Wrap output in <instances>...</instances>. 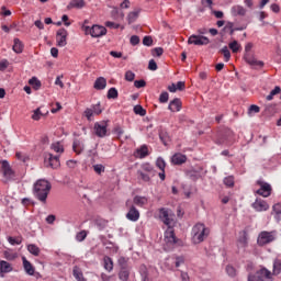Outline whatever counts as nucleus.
Here are the masks:
<instances>
[{"label": "nucleus", "mask_w": 281, "mask_h": 281, "mask_svg": "<svg viewBox=\"0 0 281 281\" xmlns=\"http://www.w3.org/2000/svg\"><path fill=\"white\" fill-rule=\"evenodd\" d=\"M135 157H138L139 159H144L145 157H148V146L143 145L135 151Z\"/></svg>", "instance_id": "obj_22"}, {"label": "nucleus", "mask_w": 281, "mask_h": 281, "mask_svg": "<svg viewBox=\"0 0 281 281\" xmlns=\"http://www.w3.org/2000/svg\"><path fill=\"white\" fill-rule=\"evenodd\" d=\"M226 273H228V276H231V278H234V276H236V269L232 266H227Z\"/></svg>", "instance_id": "obj_63"}, {"label": "nucleus", "mask_w": 281, "mask_h": 281, "mask_svg": "<svg viewBox=\"0 0 281 281\" xmlns=\"http://www.w3.org/2000/svg\"><path fill=\"white\" fill-rule=\"evenodd\" d=\"M86 238H87V231H81L76 235V240L78 243H82Z\"/></svg>", "instance_id": "obj_52"}, {"label": "nucleus", "mask_w": 281, "mask_h": 281, "mask_svg": "<svg viewBox=\"0 0 281 281\" xmlns=\"http://www.w3.org/2000/svg\"><path fill=\"white\" fill-rule=\"evenodd\" d=\"M93 170L97 175H102L104 172V165H94Z\"/></svg>", "instance_id": "obj_61"}, {"label": "nucleus", "mask_w": 281, "mask_h": 281, "mask_svg": "<svg viewBox=\"0 0 281 281\" xmlns=\"http://www.w3.org/2000/svg\"><path fill=\"white\" fill-rule=\"evenodd\" d=\"M193 243H203V240H205V236H207L205 234L206 232V228H205V225L203 224H196L193 229Z\"/></svg>", "instance_id": "obj_4"}, {"label": "nucleus", "mask_w": 281, "mask_h": 281, "mask_svg": "<svg viewBox=\"0 0 281 281\" xmlns=\"http://www.w3.org/2000/svg\"><path fill=\"white\" fill-rule=\"evenodd\" d=\"M140 171L142 172H147L149 173L151 177H155V175H157V171H155V168L151 167L150 164L145 162L140 166Z\"/></svg>", "instance_id": "obj_28"}, {"label": "nucleus", "mask_w": 281, "mask_h": 281, "mask_svg": "<svg viewBox=\"0 0 281 281\" xmlns=\"http://www.w3.org/2000/svg\"><path fill=\"white\" fill-rule=\"evenodd\" d=\"M72 150L77 153V155H80V153L85 150V145L80 140L76 139L72 144Z\"/></svg>", "instance_id": "obj_32"}, {"label": "nucleus", "mask_w": 281, "mask_h": 281, "mask_svg": "<svg viewBox=\"0 0 281 281\" xmlns=\"http://www.w3.org/2000/svg\"><path fill=\"white\" fill-rule=\"evenodd\" d=\"M188 45H198V46L210 45V38L203 35H191L188 38Z\"/></svg>", "instance_id": "obj_7"}, {"label": "nucleus", "mask_w": 281, "mask_h": 281, "mask_svg": "<svg viewBox=\"0 0 281 281\" xmlns=\"http://www.w3.org/2000/svg\"><path fill=\"white\" fill-rule=\"evenodd\" d=\"M134 113L136 115H140V117H144L146 115V110L142 105H135Z\"/></svg>", "instance_id": "obj_47"}, {"label": "nucleus", "mask_w": 281, "mask_h": 281, "mask_svg": "<svg viewBox=\"0 0 281 281\" xmlns=\"http://www.w3.org/2000/svg\"><path fill=\"white\" fill-rule=\"evenodd\" d=\"M159 139L162 142L165 146H167L168 142H170V136L168 135V132L160 131L159 132Z\"/></svg>", "instance_id": "obj_40"}, {"label": "nucleus", "mask_w": 281, "mask_h": 281, "mask_svg": "<svg viewBox=\"0 0 281 281\" xmlns=\"http://www.w3.org/2000/svg\"><path fill=\"white\" fill-rule=\"evenodd\" d=\"M138 16H139V10L130 12L127 15L128 23H135Z\"/></svg>", "instance_id": "obj_43"}, {"label": "nucleus", "mask_w": 281, "mask_h": 281, "mask_svg": "<svg viewBox=\"0 0 281 281\" xmlns=\"http://www.w3.org/2000/svg\"><path fill=\"white\" fill-rule=\"evenodd\" d=\"M22 262L27 276H34V266H32L27 258L22 257Z\"/></svg>", "instance_id": "obj_23"}, {"label": "nucleus", "mask_w": 281, "mask_h": 281, "mask_svg": "<svg viewBox=\"0 0 281 281\" xmlns=\"http://www.w3.org/2000/svg\"><path fill=\"white\" fill-rule=\"evenodd\" d=\"M280 273H281V260L274 259L272 274L280 276Z\"/></svg>", "instance_id": "obj_37"}, {"label": "nucleus", "mask_w": 281, "mask_h": 281, "mask_svg": "<svg viewBox=\"0 0 281 281\" xmlns=\"http://www.w3.org/2000/svg\"><path fill=\"white\" fill-rule=\"evenodd\" d=\"M183 262H186V258L183 256L176 257V262H175L176 267H181Z\"/></svg>", "instance_id": "obj_64"}, {"label": "nucleus", "mask_w": 281, "mask_h": 281, "mask_svg": "<svg viewBox=\"0 0 281 281\" xmlns=\"http://www.w3.org/2000/svg\"><path fill=\"white\" fill-rule=\"evenodd\" d=\"M170 98V94H168L167 91L162 92L160 95H159V102L160 104H166V102H168Z\"/></svg>", "instance_id": "obj_54"}, {"label": "nucleus", "mask_w": 281, "mask_h": 281, "mask_svg": "<svg viewBox=\"0 0 281 281\" xmlns=\"http://www.w3.org/2000/svg\"><path fill=\"white\" fill-rule=\"evenodd\" d=\"M125 80L127 82H133V80H135V72L131 71V70H127L125 72Z\"/></svg>", "instance_id": "obj_56"}, {"label": "nucleus", "mask_w": 281, "mask_h": 281, "mask_svg": "<svg viewBox=\"0 0 281 281\" xmlns=\"http://www.w3.org/2000/svg\"><path fill=\"white\" fill-rule=\"evenodd\" d=\"M50 148H52V150H54L55 153H65V149L63 148V145H60L59 142L53 143V144L50 145Z\"/></svg>", "instance_id": "obj_48"}, {"label": "nucleus", "mask_w": 281, "mask_h": 281, "mask_svg": "<svg viewBox=\"0 0 281 281\" xmlns=\"http://www.w3.org/2000/svg\"><path fill=\"white\" fill-rule=\"evenodd\" d=\"M67 36L69 33L65 29H59L56 33L57 47H65L67 45Z\"/></svg>", "instance_id": "obj_9"}, {"label": "nucleus", "mask_w": 281, "mask_h": 281, "mask_svg": "<svg viewBox=\"0 0 281 281\" xmlns=\"http://www.w3.org/2000/svg\"><path fill=\"white\" fill-rule=\"evenodd\" d=\"M257 186H260V189L256 191V194H259V196H263L265 199H267L268 196H271V192L273 190L271 188V184L262 180H258Z\"/></svg>", "instance_id": "obj_6"}, {"label": "nucleus", "mask_w": 281, "mask_h": 281, "mask_svg": "<svg viewBox=\"0 0 281 281\" xmlns=\"http://www.w3.org/2000/svg\"><path fill=\"white\" fill-rule=\"evenodd\" d=\"M109 127L108 121H101L100 123H94V134L97 137H106V128Z\"/></svg>", "instance_id": "obj_8"}, {"label": "nucleus", "mask_w": 281, "mask_h": 281, "mask_svg": "<svg viewBox=\"0 0 281 281\" xmlns=\"http://www.w3.org/2000/svg\"><path fill=\"white\" fill-rule=\"evenodd\" d=\"M156 166L159 168V170H166V160H164L161 157L157 158Z\"/></svg>", "instance_id": "obj_53"}, {"label": "nucleus", "mask_w": 281, "mask_h": 281, "mask_svg": "<svg viewBox=\"0 0 281 281\" xmlns=\"http://www.w3.org/2000/svg\"><path fill=\"white\" fill-rule=\"evenodd\" d=\"M93 115L95 114L93 112V109L91 108H87L83 112V116L87 117L88 122H91L93 120Z\"/></svg>", "instance_id": "obj_46"}, {"label": "nucleus", "mask_w": 281, "mask_h": 281, "mask_svg": "<svg viewBox=\"0 0 281 281\" xmlns=\"http://www.w3.org/2000/svg\"><path fill=\"white\" fill-rule=\"evenodd\" d=\"M138 271L142 276V281H150V278L148 277V268L146 265H140Z\"/></svg>", "instance_id": "obj_31"}, {"label": "nucleus", "mask_w": 281, "mask_h": 281, "mask_svg": "<svg viewBox=\"0 0 281 281\" xmlns=\"http://www.w3.org/2000/svg\"><path fill=\"white\" fill-rule=\"evenodd\" d=\"M52 190V183L45 179H40L34 183L33 194L42 203H47V196Z\"/></svg>", "instance_id": "obj_1"}, {"label": "nucleus", "mask_w": 281, "mask_h": 281, "mask_svg": "<svg viewBox=\"0 0 281 281\" xmlns=\"http://www.w3.org/2000/svg\"><path fill=\"white\" fill-rule=\"evenodd\" d=\"M249 245V236L247 235V231H243L239 233V238L237 240L238 249H246Z\"/></svg>", "instance_id": "obj_12"}, {"label": "nucleus", "mask_w": 281, "mask_h": 281, "mask_svg": "<svg viewBox=\"0 0 281 281\" xmlns=\"http://www.w3.org/2000/svg\"><path fill=\"white\" fill-rule=\"evenodd\" d=\"M266 112L268 115H274V113H277L276 104L266 105Z\"/></svg>", "instance_id": "obj_55"}, {"label": "nucleus", "mask_w": 281, "mask_h": 281, "mask_svg": "<svg viewBox=\"0 0 281 281\" xmlns=\"http://www.w3.org/2000/svg\"><path fill=\"white\" fill-rule=\"evenodd\" d=\"M131 278V268H123L119 271V280L121 281H128Z\"/></svg>", "instance_id": "obj_27"}, {"label": "nucleus", "mask_w": 281, "mask_h": 281, "mask_svg": "<svg viewBox=\"0 0 281 281\" xmlns=\"http://www.w3.org/2000/svg\"><path fill=\"white\" fill-rule=\"evenodd\" d=\"M251 113H260V106L256 104L250 105L248 110V115H251Z\"/></svg>", "instance_id": "obj_60"}, {"label": "nucleus", "mask_w": 281, "mask_h": 281, "mask_svg": "<svg viewBox=\"0 0 281 281\" xmlns=\"http://www.w3.org/2000/svg\"><path fill=\"white\" fill-rule=\"evenodd\" d=\"M187 160H188V157H186V155H182V154H175L171 157V162L175 166H181V164H186Z\"/></svg>", "instance_id": "obj_18"}, {"label": "nucleus", "mask_w": 281, "mask_h": 281, "mask_svg": "<svg viewBox=\"0 0 281 281\" xmlns=\"http://www.w3.org/2000/svg\"><path fill=\"white\" fill-rule=\"evenodd\" d=\"M224 184H226L227 188H234V177H226L224 179Z\"/></svg>", "instance_id": "obj_57"}, {"label": "nucleus", "mask_w": 281, "mask_h": 281, "mask_svg": "<svg viewBox=\"0 0 281 281\" xmlns=\"http://www.w3.org/2000/svg\"><path fill=\"white\" fill-rule=\"evenodd\" d=\"M105 34H106V27H104V26L93 25L90 29V35L93 38H100V36H105Z\"/></svg>", "instance_id": "obj_13"}, {"label": "nucleus", "mask_w": 281, "mask_h": 281, "mask_svg": "<svg viewBox=\"0 0 281 281\" xmlns=\"http://www.w3.org/2000/svg\"><path fill=\"white\" fill-rule=\"evenodd\" d=\"M221 52L224 55L226 63H229V59L232 58V53H229V48H227V46H224Z\"/></svg>", "instance_id": "obj_50"}, {"label": "nucleus", "mask_w": 281, "mask_h": 281, "mask_svg": "<svg viewBox=\"0 0 281 281\" xmlns=\"http://www.w3.org/2000/svg\"><path fill=\"white\" fill-rule=\"evenodd\" d=\"M43 116V112H41V108H37L36 110L33 111L32 120L35 122H38L41 117Z\"/></svg>", "instance_id": "obj_49"}, {"label": "nucleus", "mask_w": 281, "mask_h": 281, "mask_svg": "<svg viewBox=\"0 0 281 281\" xmlns=\"http://www.w3.org/2000/svg\"><path fill=\"white\" fill-rule=\"evenodd\" d=\"M187 177H189V179L192 181H199V179H201V172L196 170H189L187 171Z\"/></svg>", "instance_id": "obj_36"}, {"label": "nucleus", "mask_w": 281, "mask_h": 281, "mask_svg": "<svg viewBox=\"0 0 281 281\" xmlns=\"http://www.w3.org/2000/svg\"><path fill=\"white\" fill-rule=\"evenodd\" d=\"M153 56H162L164 55V49L161 47H156L151 50Z\"/></svg>", "instance_id": "obj_62"}, {"label": "nucleus", "mask_w": 281, "mask_h": 281, "mask_svg": "<svg viewBox=\"0 0 281 281\" xmlns=\"http://www.w3.org/2000/svg\"><path fill=\"white\" fill-rule=\"evenodd\" d=\"M104 262V269L109 272L113 271V259L111 257H104L103 258Z\"/></svg>", "instance_id": "obj_38"}, {"label": "nucleus", "mask_w": 281, "mask_h": 281, "mask_svg": "<svg viewBox=\"0 0 281 281\" xmlns=\"http://www.w3.org/2000/svg\"><path fill=\"white\" fill-rule=\"evenodd\" d=\"M273 272L267 268H261L255 274H248V281H272Z\"/></svg>", "instance_id": "obj_2"}, {"label": "nucleus", "mask_w": 281, "mask_h": 281, "mask_svg": "<svg viewBox=\"0 0 281 281\" xmlns=\"http://www.w3.org/2000/svg\"><path fill=\"white\" fill-rule=\"evenodd\" d=\"M138 179H142V181H145L146 183H150V179L155 176H150V173L145 171H137Z\"/></svg>", "instance_id": "obj_34"}, {"label": "nucleus", "mask_w": 281, "mask_h": 281, "mask_svg": "<svg viewBox=\"0 0 281 281\" xmlns=\"http://www.w3.org/2000/svg\"><path fill=\"white\" fill-rule=\"evenodd\" d=\"M72 276L74 278H76V280L78 281H87V279H85V276L82 274V270H80V268L78 266H75L72 269Z\"/></svg>", "instance_id": "obj_30"}, {"label": "nucleus", "mask_w": 281, "mask_h": 281, "mask_svg": "<svg viewBox=\"0 0 281 281\" xmlns=\"http://www.w3.org/2000/svg\"><path fill=\"white\" fill-rule=\"evenodd\" d=\"M168 109L169 111H171V113H175V111H181V99L176 98L172 101H170Z\"/></svg>", "instance_id": "obj_19"}, {"label": "nucleus", "mask_w": 281, "mask_h": 281, "mask_svg": "<svg viewBox=\"0 0 281 281\" xmlns=\"http://www.w3.org/2000/svg\"><path fill=\"white\" fill-rule=\"evenodd\" d=\"M246 63H248V65H250V67H263L265 63L257 60L256 57H254V55H251V53H246L244 56Z\"/></svg>", "instance_id": "obj_15"}, {"label": "nucleus", "mask_w": 281, "mask_h": 281, "mask_svg": "<svg viewBox=\"0 0 281 281\" xmlns=\"http://www.w3.org/2000/svg\"><path fill=\"white\" fill-rule=\"evenodd\" d=\"M12 270H13L12 263L5 260L0 261V273H10L12 272Z\"/></svg>", "instance_id": "obj_25"}, {"label": "nucleus", "mask_w": 281, "mask_h": 281, "mask_svg": "<svg viewBox=\"0 0 281 281\" xmlns=\"http://www.w3.org/2000/svg\"><path fill=\"white\" fill-rule=\"evenodd\" d=\"M117 265L120 269H131V266H128V258L126 257H120L117 259Z\"/></svg>", "instance_id": "obj_35"}, {"label": "nucleus", "mask_w": 281, "mask_h": 281, "mask_svg": "<svg viewBox=\"0 0 281 281\" xmlns=\"http://www.w3.org/2000/svg\"><path fill=\"white\" fill-rule=\"evenodd\" d=\"M93 88L97 89V91L106 89V79L104 77L97 78Z\"/></svg>", "instance_id": "obj_20"}, {"label": "nucleus", "mask_w": 281, "mask_h": 281, "mask_svg": "<svg viewBox=\"0 0 281 281\" xmlns=\"http://www.w3.org/2000/svg\"><path fill=\"white\" fill-rule=\"evenodd\" d=\"M273 240H276V231H263L258 235L257 244L259 247H265V245H269L270 243H273Z\"/></svg>", "instance_id": "obj_3"}, {"label": "nucleus", "mask_w": 281, "mask_h": 281, "mask_svg": "<svg viewBox=\"0 0 281 281\" xmlns=\"http://www.w3.org/2000/svg\"><path fill=\"white\" fill-rule=\"evenodd\" d=\"M13 52H15V54H23V42H21V40L14 38Z\"/></svg>", "instance_id": "obj_33"}, {"label": "nucleus", "mask_w": 281, "mask_h": 281, "mask_svg": "<svg viewBox=\"0 0 281 281\" xmlns=\"http://www.w3.org/2000/svg\"><path fill=\"white\" fill-rule=\"evenodd\" d=\"M143 45H145L146 47H153V37L145 36L143 38Z\"/></svg>", "instance_id": "obj_58"}, {"label": "nucleus", "mask_w": 281, "mask_h": 281, "mask_svg": "<svg viewBox=\"0 0 281 281\" xmlns=\"http://www.w3.org/2000/svg\"><path fill=\"white\" fill-rule=\"evenodd\" d=\"M27 251H30V254H32L33 256H38L41 254V248H38V246L34 244H30L27 246Z\"/></svg>", "instance_id": "obj_41"}, {"label": "nucleus", "mask_w": 281, "mask_h": 281, "mask_svg": "<svg viewBox=\"0 0 281 281\" xmlns=\"http://www.w3.org/2000/svg\"><path fill=\"white\" fill-rule=\"evenodd\" d=\"M1 172L7 180H10L14 177V170H12V167L8 160L1 161Z\"/></svg>", "instance_id": "obj_10"}, {"label": "nucleus", "mask_w": 281, "mask_h": 281, "mask_svg": "<svg viewBox=\"0 0 281 281\" xmlns=\"http://www.w3.org/2000/svg\"><path fill=\"white\" fill-rule=\"evenodd\" d=\"M165 243L170 249L171 247H175V245H181L182 241L177 238L173 229H168L165 232Z\"/></svg>", "instance_id": "obj_5"}, {"label": "nucleus", "mask_w": 281, "mask_h": 281, "mask_svg": "<svg viewBox=\"0 0 281 281\" xmlns=\"http://www.w3.org/2000/svg\"><path fill=\"white\" fill-rule=\"evenodd\" d=\"M126 220L132 221L133 223H136V221H139V211L135 205H132L126 214Z\"/></svg>", "instance_id": "obj_16"}, {"label": "nucleus", "mask_w": 281, "mask_h": 281, "mask_svg": "<svg viewBox=\"0 0 281 281\" xmlns=\"http://www.w3.org/2000/svg\"><path fill=\"white\" fill-rule=\"evenodd\" d=\"M134 87H136V89H142L146 87V81L144 79L136 80L134 81Z\"/></svg>", "instance_id": "obj_59"}, {"label": "nucleus", "mask_w": 281, "mask_h": 281, "mask_svg": "<svg viewBox=\"0 0 281 281\" xmlns=\"http://www.w3.org/2000/svg\"><path fill=\"white\" fill-rule=\"evenodd\" d=\"M233 16H245L247 14V10H245L241 5H234L231 9Z\"/></svg>", "instance_id": "obj_24"}, {"label": "nucleus", "mask_w": 281, "mask_h": 281, "mask_svg": "<svg viewBox=\"0 0 281 281\" xmlns=\"http://www.w3.org/2000/svg\"><path fill=\"white\" fill-rule=\"evenodd\" d=\"M159 217L162 220V223H165V225H170V223H172V213L168 209H160Z\"/></svg>", "instance_id": "obj_14"}, {"label": "nucleus", "mask_w": 281, "mask_h": 281, "mask_svg": "<svg viewBox=\"0 0 281 281\" xmlns=\"http://www.w3.org/2000/svg\"><path fill=\"white\" fill-rule=\"evenodd\" d=\"M252 207L256 212H267V210H269V203L265 200H256L252 203Z\"/></svg>", "instance_id": "obj_17"}, {"label": "nucleus", "mask_w": 281, "mask_h": 281, "mask_svg": "<svg viewBox=\"0 0 281 281\" xmlns=\"http://www.w3.org/2000/svg\"><path fill=\"white\" fill-rule=\"evenodd\" d=\"M271 214H274V218L277 221V223H280L281 221V203H276L273 206H272V213Z\"/></svg>", "instance_id": "obj_29"}, {"label": "nucleus", "mask_w": 281, "mask_h": 281, "mask_svg": "<svg viewBox=\"0 0 281 281\" xmlns=\"http://www.w3.org/2000/svg\"><path fill=\"white\" fill-rule=\"evenodd\" d=\"M29 85H31V87H33V89H35V91H38V89H41V80H38V78L36 77H32L29 80Z\"/></svg>", "instance_id": "obj_39"}, {"label": "nucleus", "mask_w": 281, "mask_h": 281, "mask_svg": "<svg viewBox=\"0 0 281 281\" xmlns=\"http://www.w3.org/2000/svg\"><path fill=\"white\" fill-rule=\"evenodd\" d=\"M134 205L138 207H144V205H148V198L142 195H135L133 199Z\"/></svg>", "instance_id": "obj_21"}, {"label": "nucleus", "mask_w": 281, "mask_h": 281, "mask_svg": "<svg viewBox=\"0 0 281 281\" xmlns=\"http://www.w3.org/2000/svg\"><path fill=\"white\" fill-rule=\"evenodd\" d=\"M46 167L56 170L60 168V156H54L53 154H48V160H45Z\"/></svg>", "instance_id": "obj_11"}, {"label": "nucleus", "mask_w": 281, "mask_h": 281, "mask_svg": "<svg viewBox=\"0 0 281 281\" xmlns=\"http://www.w3.org/2000/svg\"><path fill=\"white\" fill-rule=\"evenodd\" d=\"M117 89L115 88H110L106 94L108 100H117Z\"/></svg>", "instance_id": "obj_42"}, {"label": "nucleus", "mask_w": 281, "mask_h": 281, "mask_svg": "<svg viewBox=\"0 0 281 281\" xmlns=\"http://www.w3.org/2000/svg\"><path fill=\"white\" fill-rule=\"evenodd\" d=\"M229 49H232L233 54H238V49H240V44H238V41H233L228 44Z\"/></svg>", "instance_id": "obj_45"}, {"label": "nucleus", "mask_w": 281, "mask_h": 281, "mask_svg": "<svg viewBox=\"0 0 281 281\" xmlns=\"http://www.w3.org/2000/svg\"><path fill=\"white\" fill-rule=\"evenodd\" d=\"M90 109H92L94 115H100L102 113V106L100 105V103L92 104Z\"/></svg>", "instance_id": "obj_51"}, {"label": "nucleus", "mask_w": 281, "mask_h": 281, "mask_svg": "<svg viewBox=\"0 0 281 281\" xmlns=\"http://www.w3.org/2000/svg\"><path fill=\"white\" fill-rule=\"evenodd\" d=\"M112 133L116 135L117 139L124 135V128L120 125H115L114 128L112 130Z\"/></svg>", "instance_id": "obj_44"}, {"label": "nucleus", "mask_w": 281, "mask_h": 281, "mask_svg": "<svg viewBox=\"0 0 281 281\" xmlns=\"http://www.w3.org/2000/svg\"><path fill=\"white\" fill-rule=\"evenodd\" d=\"M85 0H71L67 5V9L71 10L74 8H77V10H81V8H85Z\"/></svg>", "instance_id": "obj_26"}]
</instances>
